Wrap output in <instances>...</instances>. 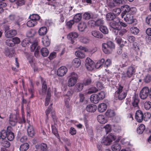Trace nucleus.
Wrapping results in <instances>:
<instances>
[{
	"label": "nucleus",
	"instance_id": "1",
	"mask_svg": "<svg viewBox=\"0 0 151 151\" xmlns=\"http://www.w3.org/2000/svg\"><path fill=\"white\" fill-rule=\"evenodd\" d=\"M116 87L115 93L118 99L119 100L124 99L127 95V91L123 87L120 85L118 84Z\"/></svg>",
	"mask_w": 151,
	"mask_h": 151
},
{
	"label": "nucleus",
	"instance_id": "2",
	"mask_svg": "<svg viewBox=\"0 0 151 151\" xmlns=\"http://www.w3.org/2000/svg\"><path fill=\"white\" fill-rule=\"evenodd\" d=\"M68 77L69 78L68 81V86L69 87L74 86L78 79L77 74L74 72L70 73L68 74Z\"/></svg>",
	"mask_w": 151,
	"mask_h": 151
},
{
	"label": "nucleus",
	"instance_id": "3",
	"mask_svg": "<svg viewBox=\"0 0 151 151\" xmlns=\"http://www.w3.org/2000/svg\"><path fill=\"white\" fill-rule=\"evenodd\" d=\"M14 133L11 131L5 130H2L0 132V142L2 141V140L5 139L6 138L10 141H12L14 139Z\"/></svg>",
	"mask_w": 151,
	"mask_h": 151
},
{
	"label": "nucleus",
	"instance_id": "4",
	"mask_svg": "<svg viewBox=\"0 0 151 151\" xmlns=\"http://www.w3.org/2000/svg\"><path fill=\"white\" fill-rule=\"evenodd\" d=\"M102 46L103 51L106 54L111 53L115 47L114 44L111 41H108L106 43L102 44Z\"/></svg>",
	"mask_w": 151,
	"mask_h": 151
},
{
	"label": "nucleus",
	"instance_id": "5",
	"mask_svg": "<svg viewBox=\"0 0 151 151\" xmlns=\"http://www.w3.org/2000/svg\"><path fill=\"white\" fill-rule=\"evenodd\" d=\"M119 23V19L118 18H116L109 23L110 27L113 29V32L116 34L117 33L120 28Z\"/></svg>",
	"mask_w": 151,
	"mask_h": 151
},
{
	"label": "nucleus",
	"instance_id": "6",
	"mask_svg": "<svg viewBox=\"0 0 151 151\" xmlns=\"http://www.w3.org/2000/svg\"><path fill=\"white\" fill-rule=\"evenodd\" d=\"M136 71L135 68L132 66H131L128 67L127 71V75L124 73L122 74V78L124 80H126L127 78L131 77L135 73Z\"/></svg>",
	"mask_w": 151,
	"mask_h": 151
},
{
	"label": "nucleus",
	"instance_id": "7",
	"mask_svg": "<svg viewBox=\"0 0 151 151\" xmlns=\"http://www.w3.org/2000/svg\"><path fill=\"white\" fill-rule=\"evenodd\" d=\"M115 137L111 133L108 135L106 137H103L101 141V142L104 145H109L115 140Z\"/></svg>",
	"mask_w": 151,
	"mask_h": 151
},
{
	"label": "nucleus",
	"instance_id": "8",
	"mask_svg": "<svg viewBox=\"0 0 151 151\" xmlns=\"http://www.w3.org/2000/svg\"><path fill=\"white\" fill-rule=\"evenodd\" d=\"M149 93V89L147 87H144L140 92V97L142 99H145L148 96Z\"/></svg>",
	"mask_w": 151,
	"mask_h": 151
},
{
	"label": "nucleus",
	"instance_id": "9",
	"mask_svg": "<svg viewBox=\"0 0 151 151\" xmlns=\"http://www.w3.org/2000/svg\"><path fill=\"white\" fill-rule=\"evenodd\" d=\"M85 65L87 69L89 70H92L94 67V62L89 58H87L85 61Z\"/></svg>",
	"mask_w": 151,
	"mask_h": 151
},
{
	"label": "nucleus",
	"instance_id": "10",
	"mask_svg": "<svg viewBox=\"0 0 151 151\" xmlns=\"http://www.w3.org/2000/svg\"><path fill=\"white\" fill-rule=\"evenodd\" d=\"M78 36V35L77 32H73L69 33L67 36V38L71 41L72 44H73L75 42V40Z\"/></svg>",
	"mask_w": 151,
	"mask_h": 151
},
{
	"label": "nucleus",
	"instance_id": "11",
	"mask_svg": "<svg viewBox=\"0 0 151 151\" xmlns=\"http://www.w3.org/2000/svg\"><path fill=\"white\" fill-rule=\"evenodd\" d=\"M67 69L65 66H61L58 68L57 71V74L60 76H64L67 72Z\"/></svg>",
	"mask_w": 151,
	"mask_h": 151
},
{
	"label": "nucleus",
	"instance_id": "12",
	"mask_svg": "<svg viewBox=\"0 0 151 151\" xmlns=\"http://www.w3.org/2000/svg\"><path fill=\"white\" fill-rule=\"evenodd\" d=\"M135 116L136 119L139 122H142L143 119V115L142 111L140 110L136 111Z\"/></svg>",
	"mask_w": 151,
	"mask_h": 151
},
{
	"label": "nucleus",
	"instance_id": "13",
	"mask_svg": "<svg viewBox=\"0 0 151 151\" xmlns=\"http://www.w3.org/2000/svg\"><path fill=\"white\" fill-rule=\"evenodd\" d=\"M124 20L129 24H132L134 22V19L133 15L130 13L127 14L126 17L124 18Z\"/></svg>",
	"mask_w": 151,
	"mask_h": 151
},
{
	"label": "nucleus",
	"instance_id": "14",
	"mask_svg": "<svg viewBox=\"0 0 151 151\" xmlns=\"http://www.w3.org/2000/svg\"><path fill=\"white\" fill-rule=\"evenodd\" d=\"M35 148L41 151H48L47 145L45 143L37 145L35 146Z\"/></svg>",
	"mask_w": 151,
	"mask_h": 151
},
{
	"label": "nucleus",
	"instance_id": "15",
	"mask_svg": "<svg viewBox=\"0 0 151 151\" xmlns=\"http://www.w3.org/2000/svg\"><path fill=\"white\" fill-rule=\"evenodd\" d=\"M17 34V32L15 30H11L5 32V35L7 38H11L15 36Z\"/></svg>",
	"mask_w": 151,
	"mask_h": 151
},
{
	"label": "nucleus",
	"instance_id": "16",
	"mask_svg": "<svg viewBox=\"0 0 151 151\" xmlns=\"http://www.w3.org/2000/svg\"><path fill=\"white\" fill-rule=\"evenodd\" d=\"M17 122V116L16 114H11L9 119V123L12 126H14Z\"/></svg>",
	"mask_w": 151,
	"mask_h": 151
},
{
	"label": "nucleus",
	"instance_id": "17",
	"mask_svg": "<svg viewBox=\"0 0 151 151\" xmlns=\"http://www.w3.org/2000/svg\"><path fill=\"white\" fill-rule=\"evenodd\" d=\"M28 126H27V132L28 136L30 137H32L35 134V132L32 126L30 125L29 122L28 123Z\"/></svg>",
	"mask_w": 151,
	"mask_h": 151
},
{
	"label": "nucleus",
	"instance_id": "18",
	"mask_svg": "<svg viewBox=\"0 0 151 151\" xmlns=\"http://www.w3.org/2000/svg\"><path fill=\"white\" fill-rule=\"evenodd\" d=\"M97 107L94 104H91L88 105L86 107V111L90 112H94L96 110Z\"/></svg>",
	"mask_w": 151,
	"mask_h": 151
},
{
	"label": "nucleus",
	"instance_id": "19",
	"mask_svg": "<svg viewBox=\"0 0 151 151\" xmlns=\"http://www.w3.org/2000/svg\"><path fill=\"white\" fill-rule=\"evenodd\" d=\"M97 120L98 122L101 124H104L107 122L106 118L104 115H99L98 116Z\"/></svg>",
	"mask_w": 151,
	"mask_h": 151
},
{
	"label": "nucleus",
	"instance_id": "20",
	"mask_svg": "<svg viewBox=\"0 0 151 151\" xmlns=\"http://www.w3.org/2000/svg\"><path fill=\"white\" fill-rule=\"evenodd\" d=\"M107 106L104 103H101L99 104L98 106V110L100 112H103L106 109Z\"/></svg>",
	"mask_w": 151,
	"mask_h": 151
},
{
	"label": "nucleus",
	"instance_id": "21",
	"mask_svg": "<svg viewBox=\"0 0 151 151\" xmlns=\"http://www.w3.org/2000/svg\"><path fill=\"white\" fill-rule=\"evenodd\" d=\"M87 27L86 23L84 22H81L79 23L78 26V29L79 31L83 32L87 28Z\"/></svg>",
	"mask_w": 151,
	"mask_h": 151
},
{
	"label": "nucleus",
	"instance_id": "22",
	"mask_svg": "<svg viewBox=\"0 0 151 151\" xmlns=\"http://www.w3.org/2000/svg\"><path fill=\"white\" fill-rule=\"evenodd\" d=\"M122 10L124 12L122 13L121 14V16L122 17L124 16V14H125L126 12H128L130 10V8L129 6L128 5H126L122 6L121 7Z\"/></svg>",
	"mask_w": 151,
	"mask_h": 151
},
{
	"label": "nucleus",
	"instance_id": "23",
	"mask_svg": "<svg viewBox=\"0 0 151 151\" xmlns=\"http://www.w3.org/2000/svg\"><path fill=\"white\" fill-rule=\"evenodd\" d=\"M73 65L76 68L78 67L81 65V61L78 58L74 59L72 62Z\"/></svg>",
	"mask_w": 151,
	"mask_h": 151
},
{
	"label": "nucleus",
	"instance_id": "24",
	"mask_svg": "<svg viewBox=\"0 0 151 151\" xmlns=\"http://www.w3.org/2000/svg\"><path fill=\"white\" fill-rule=\"evenodd\" d=\"M90 100L91 102L97 104L100 100L97 94H94L92 95L90 97Z\"/></svg>",
	"mask_w": 151,
	"mask_h": 151
},
{
	"label": "nucleus",
	"instance_id": "25",
	"mask_svg": "<svg viewBox=\"0 0 151 151\" xmlns=\"http://www.w3.org/2000/svg\"><path fill=\"white\" fill-rule=\"evenodd\" d=\"M133 101L132 104L134 107H137L138 106V104L139 102V99H138V96L135 94L133 97Z\"/></svg>",
	"mask_w": 151,
	"mask_h": 151
},
{
	"label": "nucleus",
	"instance_id": "26",
	"mask_svg": "<svg viewBox=\"0 0 151 151\" xmlns=\"http://www.w3.org/2000/svg\"><path fill=\"white\" fill-rule=\"evenodd\" d=\"M91 34L95 37L98 38H101L103 37V35L99 32L97 31H92L91 32Z\"/></svg>",
	"mask_w": 151,
	"mask_h": 151
},
{
	"label": "nucleus",
	"instance_id": "27",
	"mask_svg": "<svg viewBox=\"0 0 151 151\" xmlns=\"http://www.w3.org/2000/svg\"><path fill=\"white\" fill-rule=\"evenodd\" d=\"M42 42L45 46H48L50 44V41L47 36H45L42 38Z\"/></svg>",
	"mask_w": 151,
	"mask_h": 151
},
{
	"label": "nucleus",
	"instance_id": "28",
	"mask_svg": "<svg viewBox=\"0 0 151 151\" xmlns=\"http://www.w3.org/2000/svg\"><path fill=\"white\" fill-rule=\"evenodd\" d=\"M111 149L113 151H119L121 149V146L120 144L116 143L112 145Z\"/></svg>",
	"mask_w": 151,
	"mask_h": 151
},
{
	"label": "nucleus",
	"instance_id": "29",
	"mask_svg": "<svg viewBox=\"0 0 151 151\" xmlns=\"http://www.w3.org/2000/svg\"><path fill=\"white\" fill-rule=\"evenodd\" d=\"M37 24V22L35 21L34 20L32 19L28 21L27 23V26L29 27H32L35 26Z\"/></svg>",
	"mask_w": 151,
	"mask_h": 151
},
{
	"label": "nucleus",
	"instance_id": "30",
	"mask_svg": "<svg viewBox=\"0 0 151 151\" xmlns=\"http://www.w3.org/2000/svg\"><path fill=\"white\" fill-rule=\"evenodd\" d=\"M42 83V93H45L47 89V83L45 82V81H44V80L42 79V78H40Z\"/></svg>",
	"mask_w": 151,
	"mask_h": 151
},
{
	"label": "nucleus",
	"instance_id": "31",
	"mask_svg": "<svg viewBox=\"0 0 151 151\" xmlns=\"http://www.w3.org/2000/svg\"><path fill=\"white\" fill-rule=\"evenodd\" d=\"M51 96V93L49 89H48L47 93V95L45 99V106H47L48 105L50 102V98Z\"/></svg>",
	"mask_w": 151,
	"mask_h": 151
},
{
	"label": "nucleus",
	"instance_id": "32",
	"mask_svg": "<svg viewBox=\"0 0 151 151\" xmlns=\"http://www.w3.org/2000/svg\"><path fill=\"white\" fill-rule=\"evenodd\" d=\"M5 53L6 55L9 57H12L14 55V51L13 50H10L8 49H6L5 51Z\"/></svg>",
	"mask_w": 151,
	"mask_h": 151
},
{
	"label": "nucleus",
	"instance_id": "33",
	"mask_svg": "<svg viewBox=\"0 0 151 151\" xmlns=\"http://www.w3.org/2000/svg\"><path fill=\"white\" fill-rule=\"evenodd\" d=\"M116 16L113 13H109L107 14L106 15V19L107 20H113L114 19L116 18Z\"/></svg>",
	"mask_w": 151,
	"mask_h": 151
},
{
	"label": "nucleus",
	"instance_id": "34",
	"mask_svg": "<svg viewBox=\"0 0 151 151\" xmlns=\"http://www.w3.org/2000/svg\"><path fill=\"white\" fill-rule=\"evenodd\" d=\"M106 115L108 117H112L114 116V111L111 109H108L105 113Z\"/></svg>",
	"mask_w": 151,
	"mask_h": 151
},
{
	"label": "nucleus",
	"instance_id": "35",
	"mask_svg": "<svg viewBox=\"0 0 151 151\" xmlns=\"http://www.w3.org/2000/svg\"><path fill=\"white\" fill-rule=\"evenodd\" d=\"M47 32V28L45 27L40 28L39 30V35H45Z\"/></svg>",
	"mask_w": 151,
	"mask_h": 151
},
{
	"label": "nucleus",
	"instance_id": "36",
	"mask_svg": "<svg viewBox=\"0 0 151 151\" xmlns=\"http://www.w3.org/2000/svg\"><path fill=\"white\" fill-rule=\"evenodd\" d=\"M82 18L81 14L78 13L74 16L73 20L74 21V22H78L81 20Z\"/></svg>",
	"mask_w": 151,
	"mask_h": 151
},
{
	"label": "nucleus",
	"instance_id": "37",
	"mask_svg": "<svg viewBox=\"0 0 151 151\" xmlns=\"http://www.w3.org/2000/svg\"><path fill=\"white\" fill-rule=\"evenodd\" d=\"M29 145L27 143H25L21 145L19 148L20 151H26L29 148Z\"/></svg>",
	"mask_w": 151,
	"mask_h": 151
},
{
	"label": "nucleus",
	"instance_id": "38",
	"mask_svg": "<svg viewBox=\"0 0 151 151\" xmlns=\"http://www.w3.org/2000/svg\"><path fill=\"white\" fill-rule=\"evenodd\" d=\"M40 53L42 56L46 57L48 55L49 52L47 48L43 47L40 50Z\"/></svg>",
	"mask_w": 151,
	"mask_h": 151
},
{
	"label": "nucleus",
	"instance_id": "39",
	"mask_svg": "<svg viewBox=\"0 0 151 151\" xmlns=\"http://www.w3.org/2000/svg\"><path fill=\"white\" fill-rule=\"evenodd\" d=\"M83 85L82 83H78L75 86V89L78 92L81 91L83 88Z\"/></svg>",
	"mask_w": 151,
	"mask_h": 151
},
{
	"label": "nucleus",
	"instance_id": "40",
	"mask_svg": "<svg viewBox=\"0 0 151 151\" xmlns=\"http://www.w3.org/2000/svg\"><path fill=\"white\" fill-rule=\"evenodd\" d=\"M145 129V126L143 124H141L137 129V132L139 134H142Z\"/></svg>",
	"mask_w": 151,
	"mask_h": 151
},
{
	"label": "nucleus",
	"instance_id": "41",
	"mask_svg": "<svg viewBox=\"0 0 151 151\" xmlns=\"http://www.w3.org/2000/svg\"><path fill=\"white\" fill-rule=\"evenodd\" d=\"M75 54L77 57L81 58H83L85 57V54L80 51H76L75 52Z\"/></svg>",
	"mask_w": 151,
	"mask_h": 151
},
{
	"label": "nucleus",
	"instance_id": "42",
	"mask_svg": "<svg viewBox=\"0 0 151 151\" xmlns=\"http://www.w3.org/2000/svg\"><path fill=\"white\" fill-rule=\"evenodd\" d=\"M79 41L82 43L84 44L88 43L89 40L87 38L83 36H81L79 37Z\"/></svg>",
	"mask_w": 151,
	"mask_h": 151
},
{
	"label": "nucleus",
	"instance_id": "43",
	"mask_svg": "<svg viewBox=\"0 0 151 151\" xmlns=\"http://www.w3.org/2000/svg\"><path fill=\"white\" fill-rule=\"evenodd\" d=\"M105 60L104 59H102L101 60L98 61L96 63L95 65V67L97 68H100L102 65H103Z\"/></svg>",
	"mask_w": 151,
	"mask_h": 151
},
{
	"label": "nucleus",
	"instance_id": "44",
	"mask_svg": "<svg viewBox=\"0 0 151 151\" xmlns=\"http://www.w3.org/2000/svg\"><path fill=\"white\" fill-rule=\"evenodd\" d=\"M29 18L30 19H32L37 22V21L40 18V17L38 14H33L30 16Z\"/></svg>",
	"mask_w": 151,
	"mask_h": 151
},
{
	"label": "nucleus",
	"instance_id": "45",
	"mask_svg": "<svg viewBox=\"0 0 151 151\" xmlns=\"http://www.w3.org/2000/svg\"><path fill=\"white\" fill-rule=\"evenodd\" d=\"M97 95L99 99V100H102L105 97L106 93L103 91H101L99 92L97 94Z\"/></svg>",
	"mask_w": 151,
	"mask_h": 151
},
{
	"label": "nucleus",
	"instance_id": "46",
	"mask_svg": "<svg viewBox=\"0 0 151 151\" xmlns=\"http://www.w3.org/2000/svg\"><path fill=\"white\" fill-rule=\"evenodd\" d=\"M140 45L137 42H134L133 44L132 48L135 51L137 52L140 49Z\"/></svg>",
	"mask_w": 151,
	"mask_h": 151
},
{
	"label": "nucleus",
	"instance_id": "47",
	"mask_svg": "<svg viewBox=\"0 0 151 151\" xmlns=\"http://www.w3.org/2000/svg\"><path fill=\"white\" fill-rule=\"evenodd\" d=\"M99 29L100 31L104 34H107L108 32V30L105 26H101Z\"/></svg>",
	"mask_w": 151,
	"mask_h": 151
},
{
	"label": "nucleus",
	"instance_id": "48",
	"mask_svg": "<svg viewBox=\"0 0 151 151\" xmlns=\"http://www.w3.org/2000/svg\"><path fill=\"white\" fill-rule=\"evenodd\" d=\"M131 32L134 34H137L139 31V29L137 27H132L130 29Z\"/></svg>",
	"mask_w": 151,
	"mask_h": 151
},
{
	"label": "nucleus",
	"instance_id": "49",
	"mask_svg": "<svg viewBox=\"0 0 151 151\" xmlns=\"http://www.w3.org/2000/svg\"><path fill=\"white\" fill-rule=\"evenodd\" d=\"M98 91V89L95 87H92L90 88L87 91V93L90 94L92 93H96Z\"/></svg>",
	"mask_w": 151,
	"mask_h": 151
},
{
	"label": "nucleus",
	"instance_id": "50",
	"mask_svg": "<svg viewBox=\"0 0 151 151\" xmlns=\"http://www.w3.org/2000/svg\"><path fill=\"white\" fill-rule=\"evenodd\" d=\"M35 34V32L34 30H28L27 33V36L28 37H32L34 36Z\"/></svg>",
	"mask_w": 151,
	"mask_h": 151
},
{
	"label": "nucleus",
	"instance_id": "51",
	"mask_svg": "<svg viewBox=\"0 0 151 151\" xmlns=\"http://www.w3.org/2000/svg\"><path fill=\"white\" fill-rule=\"evenodd\" d=\"M92 82V80L90 78H88L84 79L83 82V84L85 86L90 84Z\"/></svg>",
	"mask_w": 151,
	"mask_h": 151
},
{
	"label": "nucleus",
	"instance_id": "52",
	"mask_svg": "<svg viewBox=\"0 0 151 151\" xmlns=\"http://www.w3.org/2000/svg\"><path fill=\"white\" fill-rule=\"evenodd\" d=\"M151 116V115L150 113L147 112L144 114L143 115V119L145 121H147L150 119Z\"/></svg>",
	"mask_w": 151,
	"mask_h": 151
},
{
	"label": "nucleus",
	"instance_id": "53",
	"mask_svg": "<svg viewBox=\"0 0 151 151\" xmlns=\"http://www.w3.org/2000/svg\"><path fill=\"white\" fill-rule=\"evenodd\" d=\"M6 44L9 46H13L14 45V42H13L12 40H7L6 41Z\"/></svg>",
	"mask_w": 151,
	"mask_h": 151
},
{
	"label": "nucleus",
	"instance_id": "54",
	"mask_svg": "<svg viewBox=\"0 0 151 151\" xmlns=\"http://www.w3.org/2000/svg\"><path fill=\"white\" fill-rule=\"evenodd\" d=\"M96 26H101L104 23V21L102 19H99L96 21Z\"/></svg>",
	"mask_w": 151,
	"mask_h": 151
},
{
	"label": "nucleus",
	"instance_id": "55",
	"mask_svg": "<svg viewBox=\"0 0 151 151\" xmlns=\"http://www.w3.org/2000/svg\"><path fill=\"white\" fill-rule=\"evenodd\" d=\"M144 107L146 110L149 109L151 107V102L146 101L144 103Z\"/></svg>",
	"mask_w": 151,
	"mask_h": 151
},
{
	"label": "nucleus",
	"instance_id": "56",
	"mask_svg": "<svg viewBox=\"0 0 151 151\" xmlns=\"http://www.w3.org/2000/svg\"><path fill=\"white\" fill-rule=\"evenodd\" d=\"M121 9L119 8L114 9L113 10V14L115 15H118L121 12Z\"/></svg>",
	"mask_w": 151,
	"mask_h": 151
},
{
	"label": "nucleus",
	"instance_id": "57",
	"mask_svg": "<svg viewBox=\"0 0 151 151\" xmlns=\"http://www.w3.org/2000/svg\"><path fill=\"white\" fill-rule=\"evenodd\" d=\"M151 80L150 76L148 74L144 78V81L146 83L149 82Z\"/></svg>",
	"mask_w": 151,
	"mask_h": 151
},
{
	"label": "nucleus",
	"instance_id": "58",
	"mask_svg": "<svg viewBox=\"0 0 151 151\" xmlns=\"http://www.w3.org/2000/svg\"><path fill=\"white\" fill-rule=\"evenodd\" d=\"M91 17V14L88 12L85 13L83 15V18L85 20H88Z\"/></svg>",
	"mask_w": 151,
	"mask_h": 151
},
{
	"label": "nucleus",
	"instance_id": "59",
	"mask_svg": "<svg viewBox=\"0 0 151 151\" xmlns=\"http://www.w3.org/2000/svg\"><path fill=\"white\" fill-rule=\"evenodd\" d=\"M15 19V16L14 15H10L9 16L8 18L7 19L6 22H6H9L11 21H13Z\"/></svg>",
	"mask_w": 151,
	"mask_h": 151
},
{
	"label": "nucleus",
	"instance_id": "60",
	"mask_svg": "<svg viewBox=\"0 0 151 151\" xmlns=\"http://www.w3.org/2000/svg\"><path fill=\"white\" fill-rule=\"evenodd\" d=\"M74 21L72 20H70L68 22L66 23L67 27L68 28H70L72 27V25L74 23Z\"/></svg>",
	"mask_w": 151,
	"mask_h": 151
},
{
	"label": "nucleus",
	"instance_id": "61",
	"mask_svg": "<svg viewBox=\"0 0 151 151\" xmlns=\"http://www.w3.org/2000/svg\"><path fill=\"white\" fill-rule=\"evenodd\" d=\"M104 128L107 133L111 131V127L110 124H106L104 127Z\"/></svg>",
	"mask_w": 151,
	"mask_h": 151
},
{
	"label": "nucleus",
	"instance_id": "62",
	"mask_svg": "<svg viewBox=\"0 0 151 151\" xmlns=\"http://www.w3.org/2000/svg\"><path fill=\"white\" fill-rule=\"evenodd\" d=\"M24 4V0H17V1L16 2V4L18 6H21Z\"/></svg>",
	"mask_w": 151,
	"mask_h": 151
},
{
	"label": "nucleus",
	"instance_id": "63",
	"mask_svg": "<svg viewBox=\"0 0 151 151\" xmlns=\"http://www.w3.org/2000/svg\"><path fill=\"white\" fill-rule=\"evenodd\" d=\"M96 86L97 87L98 90V89L101 90L103 89L104 88L103 85L100 82H98L96 84Z\"/></svg>",
	"mask_w": 151,
	"mask_h": 151
},
{
	"label": "nucleus",
	"instance_id": "64",
	"mask_svg": "<svg viewBox=\"0 0 151 151\" xmlns=\"http://www.w3.org/2000/svg\"><path fill=\"white\" fill-rule=\"evenodd\" d=\"M146 22L147 24L151 25V16H148L146 17Z\"/></svg>",
	"mask_w": 151,
	"mask_h": 151
}]
</instances>
